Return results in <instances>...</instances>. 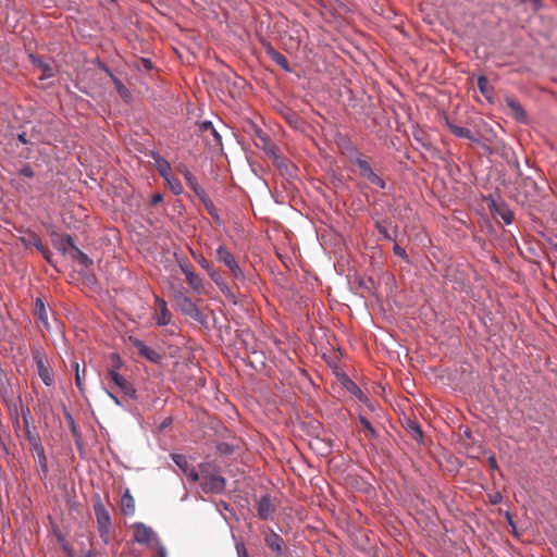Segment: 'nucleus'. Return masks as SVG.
Wrapping results in <instances>:
<instances>
[{
    "instance_id": "obj_42",
    "label": "nucleus",
    "mask_w": 557,
    "mask_h": 557,
    "mask_svg": "<svg viewBox=\"0 0 557 557\" xmlns=\"http://www.w3.org/2000/svg\"><path fill=\"white\" fill-rule=\"evenodd\" d=\"M210 278L214 282L219 289H222L225 285H227V283L225 282L224 277L221 275L220 272H216Z\"/></svg>"
},
{
    "instance_id": "obj_59",
    "label": "nucleus",
    "mask_w": 557,
    "mask_h": 557,
    "mask_svg": "<svg viewBox=\"0 0 557 557\" xmlns=\"http://www.w3.org/2000/svg\"><path fill=\"white\" fill-rule=\"evenodd\" d=\"M216 272L219 271L215 270L212 265L209 269H207V273L210 277L213 276V274H215Z\"/></svg>"
},
{
    "instance_id": "obj_17",
    "label": "nucleus",
    "mask_w": 557,
    "mask_h": 557,
    "mask_svg": "<svg viewBox=\"0 0 557 557\" xmlns=\"http://www.w3.org/2000/svg\"><path fill=\"white\" fill-rule=\"evenodd\" d=\"M35 458H36V461H37V465H38V471L40 473V476L42 479L47 478V474H48V461H47V457H46V453H45V448L44 446L39 447V448H36V449H33L32 450Z\"/></svg>"
},
{
    "instance_id": "obj_54",
    "label": "nucleus",
    "mask_w": 557,
    "mask_h": 557,
    "mask_svg": "<svg viewBox=\"0 0 557 557\" xmlns=\"http://www.w3.org/2000/svg\"><path fill=\"white\" fill-rule=\"evenodd\" d=\"M172 423V419L171 418H166L164 419L161 424H160V430H164L166 429L168 426H170Z\"/></svg>"
},
{
    "instance_id": "obj_47",
    "label": "nucleus",
    "mask_w": 557,
    "mask_h": 557,
    "mask_svg": "<svg viewBox=\"0 0 557 557\" xmlns=\"http://www.w3.org/2000/svg\"><path fill=\"white\" fill-rule=\"evenodd\" d=\"M195 259L198 262V264L206 271L211 267V263L202 256L195 257Z\"/></svg>"
},
{
    "instance_id": "obj_1",
    "label": "nucleus",
    "mask_w": 557,
    "mask_h": 557,
    "mask_svg": "<svg viewBox=\"0 0 557 557\" xmlns=\"http://www.w3.org/2000/svg\"><path fill=\"white\" fill-rule=\"evenodd\" d=\"M94 511L96 515L98 534L101 541L108 545L111 541L112 521L111 516L102 504L99 495L97 496V500L94 503Z\"/></svg>"
},
{
    "instance_id": "obj_35",
    "label": "nucleus",
    "mask_w": 557,
    "mask_h": 557,
    "mask_svg": "<svg viewBox=\"0 0 557 557\" xmlns=\"http://www.w3.org/2000/svg\"><path fill=\"white\" fill-rule=\"evenodd\" d=\"M104 71L111 76L114 85H115V88L116 90L121 94V95H124L126 92V88L125 86L123 85V83L113 75V73L108 69V67H104Z\"/></svg>"
},
{
    "instance_id": "obj_58",
    "label": "nucleus",
    "mask_w": 557,
    "mask_h": 557,
    "mask_svg": "<svg viewBox=\"0 0 557 557\" xmlns=\"http://www.w3.org/2000/svg\"><path fill=\"white\" fill-rule=\"evenodd\" d=\"M246 344V350L250 354H257V349L255 347L250 346L247 341H245Z\"/></svg>"
},
{
    "instance_id": "obj_51",
    "label": "nucleus",
    "mask_w": 557,
    "mask_h": 557,
    "mask_svg": "<svg viewBox=\"0 0 557 557\" xmlns=\"http://www.w3.org/2000/svg\"><path fill=\"white\" fill-rule=\"evenodd\" d=\"M107 395L110 397V399H111V400H112L116 406H122V401L120 400V398H119L115 394H113V393H111V392L107 391Z\"/></svg>"
},
{
    "instance_id": "obj_52",
    "label": "nucleus",
    "mask_w": 557,
    "mask_h": 557,
    "mask_svg": "<svg viewBox=\"0 0 557 557\" xmlns=\"http://www.w3.org/2000/svg\"><path fill=\"white\" fill-rule=\"evenodd\" d=\"M216 508L219 510L223 509V510H230V504L226 503L225 500H220L218 504H216Z\"/></svg>"
},
{
    "instance_id": "obj_20",
    "label": "nucleus",
    "mask_w": 557,
    "mask_h": 557,
    "mask_svg": "<svg viewBox=\"0 0 557 557\" xmlns=\"http://www.w3.org/2000/svg\"><path fill=\"white\" fill-rule=\"evenodd\" d=\"M506 104L513 113L515 117L519 122H523L527 119V114L522 108V106L513 98L507 97Z\"/></svg>"
},
{
    "instance_id": "obj_38",
    "label": "nucleus",
    "mask_w": 557,
    "mask_h": 557,
    "mask_svg": "<svg viewBox=\"0 0 557 557\" xmlns=\"http://www.w3.org/2000/svg\"><path fill=\"white\" fill-rule=\"evenodd\" d=\"M221 293L230 300L232 304H237V297L234 294V292L230 288L228 285H225L222 289H220Z\"/></svg>"
},
{
    "instance_id": "obj_16",
    "label": "nucleus",
    "mask_w": 557,
    "mask_h": 557,
    "mask_svg": "<svg viewBox=\"0 0 557 557\" xmlns=\"http://www.w3.org/2000/svg\"><path fill=\"white\" fill-rule=\"evenodd\" d=\"M151 158L154 161V165L159 172V174L164 178L172 173V168L170 162L164 159L158 151L151 152Z\"/></svg>"
},
{
    "instance_id": "obj_19",
    "label": "nucleus",
    "mask_w": 557,
    "mask_h": 557,
    "mask_svg": "<svg viewBox=\"0 0 557 557\" xmlns=\"http://www.w3.org/2000/svg\"><path fill=\"white\" fill-rule=\"evenodd\" d=\"M35 313L37 318L40 320L46 330H50L49 321H48V312L46 309V305L41 298H36L35 300Z\"/></svg>"
},
{
    "instance_id": "obj_7",
    "label": "nucleus",
    "mask_w": 557,
    "mask_h": 557,
    "mask_svg": "<svg viewBox=\"0 0 557 557\" xmlns=\"http://www.w3.org/2000/svg\"><path fill=\"white\" fill-rule=\"evenodd\" d=\"M154 302L157 305V308L152 314L154 323L158 326L169 325L172 320V313L168 309L166 301L159 296H154Z\"/></svg>"
},
{
    "instance_id": "obj_37",
    "label": "nucleus",
    "mask_w": 557,
    "mask_h": 557,
    "mask_svg": "<svg viewBox=\"0 0 557 557\" xmlns=\"http://www.w3.org/2000/svg\"><path fill=\"white\" fill-rule=\"evenodd\" d=\"M375 227L385 240H394L387 228L379 221L375 222Z\"/></svg>"
},
{
    "instance_id": "obj_44",
    "label": "nucleus",
    "mask_w": 557,
    "mask_h": 557,
    "mask_svg": "<svg viewBox=\"0 0 557 557\" xmlns=\"http://www.w3.org/2000/svg\"><path fill=\"white\" fill-rule=\"evenodd\" d=\"M393 250H394V253L396 256L400 257L404 260H408V255H407L405 248H403V247H400L399 245L396 244L394 246Z\"/></svg>"
},
{
    "instance_id": "obj_64",
    "label": "nucleus",
    "mask_w": 557,
    "mask_h": 557,
    "mask_svg": "<svg viewBox=\"0 0 557 557\" xmlns=\"http://www.w3.org/2000/svg\"><path fill=\"white\" fill-rule=\"evenodd\" d=\"M554 250L557 252V244L554 245Z\"/></svg>"
},
{
    "instance_id": "obj_61",
    "label": "nucleus",
    "mask_w": 557,
    "mask_h": 557,
    "mask_svg": "<svg viewBox=\"0 0 557 557\" xmlns=\"http://www.w3.org/2000/svg\"><path fill=\"white\" fill-rule=\"evenodd\" d=\"M45 73H46L47 77L52 76V69H51V67H49V66H47V67L45 69Z\"/></svg>"
},
{
    "instance_id": "obj_23",
    "label": "nucleus",
    "mask_w": 557,
    "mask_h": 557,
    "mask_svg": "<svg viewBox=\"0 0 557 557\" xmlns=\"http://www.w3.org/2000/svg\"><path fill=\"white\" fill-rule=\"evenodd\" d=\"M140 357L147 359L148 361H150L154 364H160L163 360V355L149 346H147L144 349Z\"/></svg>"
},
{
    "instance_id": "obj_2",
    "label": "nucleus",
    "mask_w": 557,
    "mask_h": 557,
    "mask_svg": "<svg viewBox=\"0 0 557 557\" xmlns=\"http://www.w3.org/2000/svg\"><path fill=\"white\" fill-rule=\"evenodd\" d=\"M134 540L139 544L149 545L154 542L158 557H166V549L153 532V530L141 522L134 524Z\"/></svg>"
},
{
    "instance_id": "obj_12",
    "label": "nucleus",
    "mask_w": 557,
    "mask_h": 557,
    "mask_svg": "<svg viewBox=\"0 0 557 557\" xmlns=\"http://www.w3.org/2000/svg\"><path fill=\"white\" fill-rule=\"evenodd\" d=\"M491 208L502 218V220L510 225L513 222V212L509 209V207L504 201H497L495 199H491Z\"/></svg>"
},
{
    "instance_id": "obj_10",
    "label": "nucleus",
    "mask_w": 557,
    "mask_h": 557,
    "mask_svg": "<svg viewBox=\"0 0 557 557\" xmlns=\"http://www.w3.org/2000/svg\"><path fill=\"white\" fill-rule=\"evenodd\" d=\"M63 240L66 242V244H69L71 246V249L73 250L72 258L75 261H77L78 264H81L85 269H88L89 267L92 265V260L85 252H83L78 247L75 246L71 235H67V234L64 235Z\"/></svg>"
},
{
    "instance_id": "obj_40",
    "label": "nucleus",
    "mask_w": 557,
    "mask_h": 557,
    "mask_svg": "<svg viewBox=\"0 0 557 557\" xmlns=\"http://www.w3.org/2000/svg\"><path fill=\"white\" fill-rule=\"evenodd\" d=\"M111 361L112 364L109 369H115L119 372V369L123 366L120 355L116 352L111 354Z\"/></svg>"
},
{
    "instance_id": "obj_56",
    "label": "nucleus",
    "mask_w": 557,
    "mask_h": 557,
    "mask_svg": "<svg viewBox=\"0 0 557 557\" xmlns=\"http://www.w3.org/2000/svg\"><path fill=\"white\" fill-rule=\"evenodd\" d=\"M17 139L20 143H22L24 145H26L28 143V140L26 138V133L18 134Z\"/></svg>"
},
{
    "instance_id": "obj_48",
    "label": "nucleus",
    "mask_w": 557,
    "mask_h": 557,
    "mask_svg": "<svg viewBox=\"0 0 557 557\" xmlns=\"http://www.w3.org/2000/svg\"><path fill=\"white\" fill-rule=\"evenodd\" d=\"M58 249L61 250L63 253H66L69 249H71V246L66 244V242H64L62 237L59 242Z\"/></svg>"
},
{
    "instance_id": "obj_49",
    "label": "nucleus",
    "mask_w": 557,
    "mask_h": 557,
    "mask_svg": "<svg viewBox=\"0 0 557 557\" xmlns=\"http://www.w3.org/2000/svg\"><path fill=\"white\" fill-rule=\"evenodd\" d=\"M162 200H163V196L160 193H157V194L152 195L150 203H151V206H156V205L162 202Z\"/></svg>"
},
{
    "instance_id": "obj_22",
    "label": "nucleus",
    "mask_w": 557,
    "mask_h": 557,
    "mask_svg": "<svg viewBox=\"0 0 557 557\" xmlns=\"http://www.w3.org/2000/svg\"><path fill=\"white\" fill-rule=\"evenodd\" d=\"M121 509L125 516H132L135 512V500L128 490L121 497Z\"/></svg>"
},
{
    "instance_id": "obj_14",
    "label": "nucleus",
    "mask_w": 557,
    "mask_h": 557,
    "mask_svg": "<svg viewBox=\"0 0 557 557\" xmlns=\"http://www.w3.org/2000/svg\"><path fill=\"white\" fill-rule=\"evenodd\" d=\"M446 126L458 138L469 139L474 143L478 141V138L473 135L471 129L468 127L459 126L447 119H446Z\"/></svg>"
},
{
    "instance_id": "obj_11",
    "label": "nucleus",
    "mask_w": 557,
    "mask_h": 557,
    "mask_svg": "<svg viewBox=\"0 0 557 557\" xmlns=\"http://www.w3.org/2000/svg\"><path fill=\"white\" fill-rule=\"evenodd\" d=\"M267 54L271 58V60L278 65L283 71L290 73L292 67L287 61V59L278 52L271 44H267L264 46Z\"/></svg>"
},
{
    "instance_id": "obj_29",
    "label": "nucleus",
    "mask_w": 557,
    "mask_h": 557,
    "mask_svg": "<svg viewBox=\"0 0 557 557\" xmlns=\"http://www.w3.org/2000/svg\"><path fill=\"white\" fill-rule=\"evenodd\" d=\"M171 459L182 470L183 473L187 472V470L191 467L189 465L186 456H184V455L172 454Z\"/></svg>"
},
{
    "instance_id": "obj_5",
    "label": "nucleus",
    "mask_w": 557,
    "mask_h": 557,
    "mask_svg": "<svg viewBox=\"0 0 557 557\" xmlns=\"http://www.w3.org/2000/svg\"><path fill=\"white\" fill-rule=\"evenodd\" d=\"M174 300L184 314L189 315L195 320H199L201 318L202 314L199 308L182 289L174 293Z\"/></svg>"
},
{
    "instance_id": "obj_63",
    "label": "nucleus",
    "mask_w": 557,
    "mask_h": 557,
    "mask_svg": "<svg viewBox=\"0 0 557 557\" xmlns=\"http://www.w3.org/2000/svg\"><path fill=\"white\" fill-rule=\"evenodd\" d=\"M498 498H500V496H499V495H498L497 497H494V499L492 500V503H493V504H497Z\"/></svg>"
},
{
    "instance_id": "obj_26",
    "label": "nucleus",
    "mask_w": 557,
    "mask_h": 557,
    "mask_svg": "<svg viewBox=\"0 0 557 557\" xmlns=\"http://www.w3.org/2000/svg\"><path fill=\"white\" fill-rule=\"evenodd\" d=\"M354 151L356 152V157L351 159V161L358 165L360 170V175L363 176V174L371 170L372 166L367 159H364L360 153H358L356 149H354Z\"/></svg>"
},
{
    "instance_id": "obj_15",
    "label": "nucleus",
    "mask_w": 557,
    "mask_h": 557,
    "mask_svg": "<svg viewBox=\"0 0 557 557\" xmlns=\"http://www.w3.org/2000/svg\"><path fill=\"white\" fill-rule=\"evenodd\" d=\"M342 385L351 395L357 397L361 403L367 404L369 401L368 396L361 391V388L348 376L342 379Z\"/></svg>"
},
{
    "instance_id": "obj_62",
    "label": "nucleus",
    "mask_w": 557,
    "mask_h": 557,
    "mask_svg": "<svg viewBox=\"0 0 557 557\" xmlns=\"http://www.w3.org/2000/svg\"><path fill=\"white\" fill-rule=\"evenodd\" d=\"M84 557H97V556L91 550H88V552L85 553Z\"/></svg>"
},
{
    "instance_id": "obj_55",
    "label": "nucleus",
    "mask_w": 557,
    "mask_h": 557,
    "mask_svg": "<svg viewBox=\"0 0 557 557\" xmlns=\"http://www.w3.org/2000/svg\"><path fill=\"white\" fill-rule=\"evenodd\" d=\"M34 245L36 246V248H37L39 251H41V252H44V251H45V247H44V245H42V243H41V240H40L39 238H35V240H34Z\"/></svg>"
},
{
    "instance_id": "obj_41",
    "label": "nucleus",
    "mask_w": 557,
    "mask_h": 557,
    "mask_svg": "<svg viewBox=\"0 0 557 557\" xmlns=\"http://www.w3.org/2000/svg\"><path fill=\"white\" fill-rule=\"evenodd\" d=\"M175 257L177 260V264L184 274H187L188 271H191L189 268L188 261L185 258H181L176 253H175Z\"/></svg>"
},
{
    "instance_id": "obj_25",
    "label": "nucleus",
    "mask_w": 557,
    "mask_h": 557,
    "mask_svg": "<svg viewBox=\"0 0 557 557\" xmlns=\"http://www.w3.org/2000/svg\"><path fill=\"white\" fill-rule=\"evenodd\" d=\"M164 181L166 182L169 188L174 195H181L184 191L183 185L180 182V180L171 173L169 176L164 177Z\"/></svg>"
},
{
    "instance_id": "obj_57",
    "label": "nucleus",
    "mask_w": 557,
    "mask_h": 557,
    "mask_svg": "<svg viewBox=\"0 0 557 557\" xmlns=\"http://www.w3.org/2000/svg\"><path fill=\"white\" fill-rule=\"evenodd\" d=\"M532 4L534 10L537 11L539 9L542 8V0H533Z\"/></svg>"
},
{
    "instance_id": "obj_53",
    "label": "nucleus",
    "mask_w": 557,
    "mask_h": 557,
    "mask_svg": "<svg viewBox=\"0 0 557 557\" xmlns=\"http://www.w3.org/2000/svg\"><path fill=\"white\" fill-rule=\"evenodd\" d=\"M287 121L292 124L298 121V115L295 112H289L286 115Z\"/></svg>"
},
{
    "instance_id": "obj_4",
    "label": "nucleus",
    "mask_w": 557,
    "mask_h": 557,
    "mask_svg": "<svg viewBox=\"0 0 557 557\" xmlns=\"http://www.w3.org/2000/svg\"><path fill=\"white\" fill-rule=\"evenodd\" d=\"M200 487L206 494H221L226 486V480L222 475H212L207 473L206 466L201 465Z\"/></svg>"
},
{
    "instance_id": "obj_32",
    "label": "nucleus",
    "mask_w": 557,
    "mask_h": 557,
    "mask_svg": "<svg viewBox=\"0 0 557 557\" xmlns=\"http://www.w3.org/2000/svg\"><path fill=\"white\" fill-rule=\"evenodd\" d=\"M478 88L483 96L490 97L491 89L488 87V79L486 76L480 75L478 77Z\"/></svg>"
},
{
    "instance_id": "obj_31",
    "label": "nucleus",
    "mask_w": 557,
    "mask_h": 557,
    "mask_svg": "<svg viewBox=\"0 0 557 557\" xmlns=\"http://www.w3.org/2000/svg\"><path fill=\"white\" fill-rule=\"evenodd\" d=\"M359 421L364 426V429L367 430V436L368 437H370V438H376L377 437L376 430L373 428L371 422L366 417L359 416Z\"/></svg>"
},
{
    "instance_id": "obj_3",
    "label": "nucleus",
    "mask_w": 557,
    "mask_h": 557,
    "mask_svg": "<svg viewBox=\"0 0 557 557\" xmlns=\"http://www.w3.org/2000/svg\"><path fill=\"white\" fill-rule=\"evenodd\" d=\"M216 258L228 269L235 280L243 281L245 278L244 271L227 247L220 245L216 248Z\"/></svg>"
},
{
    "instance_id": "obj_34",
    "label": "nucleus",
    "mask_w": 557,
    "mask_h": 557,
    "mask_svg": "<svg viewBox=\"0 0 557 557\" xmlns=\"http://www.w3.org/2000/svg\"><path fill=\"white\" fill-rule=\"evenodd\" d=\"M128 341L137 349L139 356L141 355L144 349L147 347V345L136 336H133V335L128 336Z\"/></svg>"
},
{
    "instance_id": "obj_43",
    "label": "nucleus",
    "mask_w": 557,
    "mask_h": 557,
    "mask_svg": "<svg viewBox=\"0 0 557 557\" xmlns=\"http://www.w3.org/2000/svg\"><path fill=\"white\" fill-rule=\"evenodd\" d=\"M411 431H412V435H413V438L418 442H421L422 441V437H423V434H422V431H421V428L413 423L411 426H410Z\"/></svg>"
},
{
    "instance_id": "obj_6",
    "label": "nucleus",
    "mask_w": 557,
    "mask_h": 557,
    "mask_svg": "<svg viewBox=\"0 0 557 557\" xmlns=\"http://www.w3.org/2000/svg\"><path fill=\"white\" fill-rule=\"evenodd\" d=\"M276 511V503L269 494L261 495L257 502L258 518L263 521L272 520Z\"/></svg>"
},
{
    "instance_id": "obj_46",
    "label": "nucleus",
    "mask_w": 557,
    "mask_h": 557,
    "mask_svg": "<svg viewBox=\"0 0 557 557\" xmlns=\"http://www.w3.org/2000/svg\"><path fill=\"white\" fill-rule=\"evenodd\" d=\"M218 450L222 454L228 455L233 453V447L227 443H221L218 445Z\"/></svg>"
},
{
    "instance_id": "obj_30",
    "label": "nucleus",
    "mask_w": 557,
    "mask_h": 557,
    "mask_svg": "<svg viewBox=\"0 0 557 557\" xmlns=\"http://www.w3.org/2000/svg\"><path fill=\"white\" fill-rule=\"evenodd\" d=\"M27 440L32 450L42 446L40 436L35 429L33 431L27 430Z\"/></svg>"
},
{
    "instance_id": "obj_45",
    "label": "nucleus",
    "mask_w": 557,
    "mask_h": 557,
    "mask_svg": "<svg viewBox=\"0 0 557 557\" xmlns=\"http://www.w3.org/2000/svg\"><path fill=\"white\" fill-rule=\"evenodd\" d=\"M18 174L30 178L34 177L35 172L29 165H25L18 171Z\"/></svg>"
},
{
    "instance_id": "obj_13",
    "label": "nucleus",
    "mask_w": 557,
    "mask_h": 557,
    "mask_svg": "<svg viewBox=\"0 0 557 557\" xmlns=\"http://www.w3.org/2000/svg\"><path fill=\"white\" fill-rule=\"evenodd\" d=\"M38 375L40 376L41 381L46 386H51L54 382L53 375L49 369V367L46 364L44 358L40 355H37L35 357Z\"/></svg>"
},
{
    "instance_id": "obj_28",
    "label": "nucleus",
    "mask_w": 557,
    "mask_h": 557,
    "mask_svg": "<svg viewBox=\"0 0 557 557\" xmlns=\"http://www.w3.org/2000/svg\"><path fill=\"white\" fill-rule=\"evenodd\" d=\"M363 177H366L371 184L377 186L381 189H384L386 187L385 181L379 176L373 169L369 170L366 174H363Z\"/></svg>"
},
{
    "instance_id": "obj_21",
    "label": "nucleus",
    "mask_w": 557,
    "mask_h": 557,
    "mask_svg": "<svg viewBox=\"0 0 557 557\" xmlns=\"http://www.w3.org/2000/svg\"><path fill=\"white\" fill-rule=\"evenodd\" d=\"M198 129L200 133H209L213 138L215 145H222V137L219 132L215 129L211 121H202L198 124Z\"/></svg>"
},
{
    "instance_id": "obj_27",
    "label": "nucleus",
    "mask_w": 557,
    "mask_h": 557,
    "mask_svg": "<svg viewBox=\"0 0 557 557\" xmlns=\"http://www.w3.org/2000/svg\"><path fill=\"white\" fill-rule=\"evenodd\" d=\"M72 368L74 369L75 371V384L77 386V388L83 393L84 392V384H83V381L85 379V373H86V370L85 368L82 370H79V364L77 361H73L72 362Z\"/></svg>"
},
{
    "instance_id": "obj_33",
    "label": "nucleus",
    "mask_w": 557,
    "mask_h": 557,
    "mask_svg": "<svg viewBox=\"0 0 557 557\" xmlns=\"http://www.w3.org/2000/svg\"><path fill=\"white\" fill-rule=\"evenodd\" d=\"M233 539L236 541L235 549H236L237 557H249L248 550H247L244 542L240 539L237 540L235 537V535H233Z\"/></svg>"
},
{
    "instance_id": "obj_8",
    "label": "nucleus",
    "mask_w": 557,
    "mask_h": 557,
    "mask_svg": "<svg viewBox=\"0 0 557 557\" xmlns=\"http://www.w3.org/2000/svg\"><path fill=\"white\" fill-rule=\"evenodd\" d=\"M112 382L131 399H137V391L134 385L121 375L115 369H108Z\"/></svg>"
},
{
    "instance_id": "obj_60",
    "label": "nucleus",
    "mask_w": 557,
    "mask_h": 557,
    "mask_svg": "<svg viewBox=\"0 0 557 557\" xmlns=\"http://www.w3.org/2000/svg\"><path fill=\"white\" fill-rule=\"evenodd\" d=\"M488 462H490V465H491V467H492V468H496V467H497V462H496L495 457H493V456H492V457H490V458H488Z\"/></svg>"
},
{
    "instance_id": "obj_36",
    "label": "nucleus",
    "mask_w": 557,
    "mask_h": 557,
    "mask_svg": "<svg viewBox=\"0 0 557 557\" xmlns=\"http://www.w3.org/2000/svg\"><path fill=\"white\" fill-rule=\"evenodd\" d=\"M413 138L417 143H419L421 145V147L424 150L432 152V153L435 151V148L433 147V145L429 141H425L420 134H414Z\"/></svg>"
},
{
    "instance_id": "obj_39",
    "label": "nucleus",
    "mask_w": 557,
    "mask_h": 557,
    "mask_svg": "<svg viewBox=\"0 0 557 557\" xmlns=\"http://www.w3.org/2000/svg\"><path fill=\"white\" fill-rule=\"evenodd\" d=\"M191 482H197L201 478V471L199 472L194 467H190L187 472L184 473Z\"/></svg>"
},
{
    "instance_id": "obj_18",
    "label": "nucleus",
    "mask_w": 557,
    "mask_h": 557,
    "mask_svg": "<svg viewBox=\"0 0 557 557\" xmlns=\"http://www.w3.org/2000/svg\"><path fill=\"white\" fill-rule=\"evenodd\" d=\"M187 185L198 195L201 196L205 194L203 188L199 185L198 180L196 176L187 169L184 168L181 170Z\"/></svg>"
},
{
    "instance_id": "obj_50",
    "label": "nucleus",
    "mask_w": 557,
    "mask_h": 557,
    "mask_svg": "<svg viewBox=\"0 0 557 557\" xmlns=\"http://www.w3.org/2000/svg\"><path fill=\"white\" fill-rule=\"evenodd\" d=\"M140 63H141V67L146 71H149L152 69V63L149 59L143 58L140 60Z\"/></svg>"
},
{
    "instance_id": "obj_9",
    "label": "nucleus",
    "mask_w": 557,
    "mask_h": 557,
    "mask_svg": "<svg viewBox=\"0 0 557 557\" xmlns=\"http://www.w3.org/2000/svg\"><path fill=\"white\" fill-rule=\"evenodd\" d=\"M265 545L273 550L277 556H284L287 550V545L281 535H278L275 531L270 530V532L264 537Z\"/></svg>"
},
{
    "instance_id": "obj_24",
    "label": "nucleus",
    "mask_w": 557,
    "mask_h": 557,
    "mask_svg": "<svg viewBox=\"0 0 557 557\" xmlns=\"http://www.w3.org/2000/svg\"><path fill=\"white\" fill-rule=\"evenodd\" d=\"M186 281L190 288H193L196 293H201L203 290V284L202 280L195 274L193 271H188L187 274H185Z\"/></svg>"
}]
</instances>
